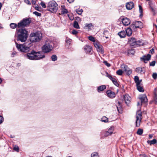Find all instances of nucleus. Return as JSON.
Wrapping results in <instances>:
<instances>
[{
  "mask_svg": "<svg viewBox=\"0 0 157 157\" xmlns=\"http://www.w3.org/2000/svg\"><path fill=\"white\" fill-rule=\"evenodd\" d=\"M41 5L43 8H46V5L44 3L42 2H41Z\"/></svg>",
  "mask_w": 157,
  "mask_h": 157,
  "instance_id": "nucleus-54",
  "label": "nucleus"
},
{
  "mask_svg": "<svg viewBox=\"0 0 157 157\" xmlns=\"http://www.w3.org/2000/svg\"><path fill=\"white\" fill-rule=\"evenodd\" d=\"M25 2L28 5H30L31 4L29 0H25Z\"/></svg>",
  "mask_w": 157,
  "mask_h": 157,
  "instance_id": "nucleus-53",
  "label": "nucleus"
},
{
  "mask_svg": "<svg viewBox=\"0 0 157 157\" xmlns=\"http://www.w3.org/2000/svg\"><path fill=\"white\" fill-rule=\"evenodd\" d=\"M139 41H137L134 38H131L129 41V43L132 46L137 47L140 45Z\"/></svg>",
  "mask_w": 157,
  "mask_h": 157,
  "instance_id": "nucleus-10",
  "label": "nucleus"
},
{
  "mask_svg": "<svg viewBox=\"0 0 157 157\" xmlns=\"http://www.w3.org/2000/svg\"><path fill=\"white\" fill-rule=\"evenodd\" d=\"M137 105H138V106L139 105H140V103H139V102H138V103H137Z\"/></svg>",
  "mask_w": 157,
  "mask_h": 157,
  "instance_id": "nucleus-64",
  "label": "nucleus"
},
{
  "mask_svg": "<svg viewBox=\"0 0 157 157\" xmlns=\"http://www.w3.org/2000/svg\"><path fill=\"white\" fill-rule=\"evenodd\" d=\"M33 13L37 16H40L41 15V14L40 13H39L36 11L33 12Z\"/></svg>",
  "mask_w": 157,
  "mask_h": 157,
  "instance_id": "nucleus-45",
  "label": "nucleus"
},
{
  "mask_svg": "<svg viewBox=\"0 0 157 157\" xmlns=\"http://www.w3.org/2000/svg\"><path fill=\"white\" fill-rule=\"evenodd\" d=\"M94 45L97 50L100 53L103 54L104 53V51L103 49L102 46L98 42H96L94 43Z\"/></svg>",
  "mask_w": 157,
  "mask_h": 157,
  "instance_id": "nucleus-11",
  "label": "nucleus"
},
{
  "mask_svg": "<svg viewBox=\"0 0 157 157\" xmlns=\"http://www.w3.org/2000/svg\"><path fill=\"white\" fill-rule=\"evenodd\" d=\"M151 57V55L148 54L147 56H144L143 57L141 58V59L143 60L145 63H146V61H148L150 60Z\"/></svg>",
  "mask_w": 157,
  "mask_h": 157,
  "instance_id": "nucleus-21",
  "label": "nucleus"
},
{
  "mask_svg": "<svg viewBox=\"0 0 157 157\" xmlns=\"http://www.w3.org/2000/svg\"><path fill=\"white\" fill-rule=\"evenodd\" d=\"M124 98L126 104H127L130 103L131 98L128 94H125L124 97Z\"/></svg>",
  "mask_w": 157,
  "mask_h": 157,
  "instance_id": "nucleus-18",
  "label": "nucleus"
},
{
  "mask_svg": "<svg viewBox=\"0 0 157 157\" xmlns=\"http://www.w3.org/2000/svg\"><path fill=\"white\" fill-rule=\"evenodd\" d=\"M13 150L16 151L18 152L19 150V149L18 146L15 145L13 147Z\"/></svg>",
  "mask_w": 157,
  "mask_h": 157,
  "instance_id": "nucleus-44",
  "label": "nucleus"
},
{
  "mask_svg": "<svg viewBox=\"0 0 157 157\" xmlns=\"http://www.w3.org/2000/svg\"><path fill=\"white\" fill-rule=\"evenodd\" d=\"M125 33L128 36H130L132 33V29L130 28H128L126 30Z\"/></svg>",
  "mask_w": 157,
  "mask_h": 157,
  "instance_id": "nucleus-25",
  "label": "nucleus"
},
{
  "mask_svg": "<svg viewBox=\"0 0 157 157\" xmlns=\"http://www.w3.org/2000/svg\"><path fill=\"white\" fill-rule=\"evenodd\" d=\"M42 37V34L40 32L33 33L30 34V40L32 42H38L41 40Z\"/></svg>",
  "mask_w": 157,
  "mask_h": 157,
  "instance_id": "nucleus-3",
  "label": "nucleus"
},
{
  "mask_svg": "<svg viewBox=\"0 0 157 157\" xmlns=\"http://www.w3.org/2000/svg\"><path fill=\"white\" fill-rule=\"evenodd\" d=\"M78 33V32L75 30H73L72 33L73 35H76Z\"/></svg>",
  "mask_w": 157,
  "mask_h": 157,
  "instance_id": "nucleus-50",
  "label": "nucleus"
},
{
  "mask_svg": "<svg viewBox=\"0 0 157 157\" xmlns=\"http://www.w3.org/2000/svg\"><path fill=\"white\" fill-rule=\"evenodd\" d=\"M3 28V27H2V25L0 24V29Z\"/></svg>",
  "mask_w": 157,
  "mask_h": 157,
  "instance_id": "nucleus-62",
  "label": "nucleus"
},
{
  "mask_svg": "<svg viewBox=\"0 0 157 157\" xmlns=\"http://www.w3.org/2000/svg\"><path fill=\"white\" fill-rule=\"evenodd\" d=\"M142 23L140 21H136L135 22V24H133L131 27L135 28H142Z\"/></svg>",
  "mask_w": 157,
  "mask_h": 157,
  "instance_id": "nucleus-16",
  "label": "nucleus"
},
{
  "mask_svg": "<svg viewBox=\"0 0 157 157\" xmlns=\"http://www.w3.org/2000/svg\"><path fill=\"white\" fill-rule=\"evenodd\" d=\"M17 37L18 40L21 42L26 41L28 37L27 31L25 29H19L17 31Z\"/></svg>",
  "mask_w": 157,
  "mask_h": 157,
  "instance_id": "nucleus-2",
  "label": "nucleus"
},
{
  "mask_svg": "<svg viewBox=\"0 0 157 157\" xmlns=\"http://www.w3.org/2000/svg\"><path fill=\"white\" fill-rule=\"evenodd\" d=\"M73 26L74 28L76 29H79L80 28L78 22L76 21H75L74 22L73 24Z\"/></svg>",
  "mask_w": 157,
  "mask_h": 157,
  "instance_id": "nucleus-33",
  "label": "nucleus"
},
{
  "mask_svg": "<svg viewBox=\"0 0 157 157\" xmlns=\"http://www.w3.org/2000/svg\"><path fill=\"white\" fill-rule=\"evenodd\" d=\"M91 157H99V156L98 153L94 152L91 154Z\"/></svg>",
  "mask_w": 157,
  "mask_h": 157,
  "instance_id": "nucleus-38",
  "label": "nucleus"
},
{
  "mask_svg": "<svg viewBox=\"0 0 157 157\" xmlns=\"http://www.w3.org/2000/svg\"><path fill=\"white\" fill-rule=\"evenodd\" d=\"M51 58L53 61H55L57 59V56L56 55H53L52 56Z\"/></svg>",
  "mask_w": 157,
  "mask_h": 157,
  "instance_id": "nucleus-41",
  "label": "nucleus"
},
{
  "mask_svg": "<svg viewBox=\"0 0 157 157\" xmlns=\"http://www.w3.org/2000/svg\"><path fill=\"white\" fill-rule=\"evenodd\" d=\"M69 3H71L74 2L75 0H67Z\"/></svg>",
  "mask_w": 157,
  "mask_h": 157,
  "instance_id": "nucleus-57",
  "label": "nucleus"
},
{
  "mask_svg": "<svg viewBox=\"0 0 157 157\" xmlns=\"http://www.w3.org/2000/svg\"><path fill=\"white\" fill-rule=\"evenodd\" d=\"M117 110L120 113H122V112L119 111V107H117Z\"/></svg>",
  "mask_w": 157,
  "mask_h": 157,
  "instance_id": "nucleus-60",
  "label": "nucleus"
},
{
  "mask_svg": "<svg viewBox=\"0 0 157 157\" xmlns=\"http://www.w3.org/2000/svg\"><path fill=\"white\" fill-rule=\"evenodd\" d=\"M17 54V52L15 51L13 52L11 54V56L12 57H13L15 55H16Z\"/></svg>",
  "mask_w": 157,
  "mask_h": 157,
  "instance_id": "nucleus-49",
  "label": "nucleus"
},
{
  "mask_svg": "<svg viewBox=\"0 0 157 157\" xmlns=\"http://www.w3.org/2000/svg\"><path fill=\"white\" fill-rule=\"evenodd\" d=\"M155 64V61H153L150 63V66H154Z\"/></svg>",
  "mask_w": 157,
  "mask_h": 157,
  "instance_id": "nucleus-46",
  "label": "nucleus"
},
{
  "mask_svg": "<svg viewBox=\"0 0 157 157\" xmlns=\"http://www.w3.org/2000/svg\"><path fill=\"white\" fill-rule=\"evenodd\" d=\"M136 133L137 134L141 135L143 133V130L140 128H139L138 129Z\"/></svg>",
  "mask_w": 157,
  "mask_h": 157,
  "instance_id": "nucleus-37",
  "label": "nucleus"
},
{
  "mask_svg": "<svg viewBox=\"0 0 157 157\" xmlns=\"http://www.w3.org/2000/svg\"><path fill=\"white\" fill-rule=\"evenodd\" d=\"M93 25L92 23H90L89 24H85V28H88V29H90L91 27Z\"/></svg>",
  "mask_w": 157,
  "mask_h": 157,
  "instance_id": "nucleus-32",
  "label": "nucleus"
},
{
  "mask_svg": "<svg viewBox=\"0 0 157 157\" xmlns=\"http://www.w3.org/2000/svg\"><path fill=\"white\" fill-rule=\"evenodd\" d=\"M16 47L18 50L22 52H29L30 48L27 46L25 43L22 44H19L17 43H16Z\"/></svg>",
  "mask_w": 157,
  "mask_h": 157,
  "instance_id": "nucleus-5",
  "label": "nucleus"
},
{
  "mask_svg": "<svg viewBox=\"0 0 157 157\" xmlns=\"http://www.w3.org/2000/svg\"><path fill=\"white\" fill-rule=\"evenodd\" d=\"M62 11L61 13L63 14L67 13H68L67 10L65 8L64 6H61Z\"/></svg>",
  "mask_w": 157,
  "mask_h": 157,
  "instance_id": "nucleus-28",
  "label": "nucleus"
},
{
  "mask_svg": "<svg viewBox=\"0 0 157 157\" xmlns=\"http://www.w3.org/2000/svg\"><path fill=\"white\" fill-rule=\"evenodd\" d=\"M134 80L135 82L136 83V85L140 84L141 82V80H139V77L137 76H135L134 78Z\"/></svg>",
  "mask_w": 157,
  "mask_h": 157,
  "instance_id": "nucleus-29",
  "label": "nucleus"
},
{
  "mask_svg": "<svg viewBox=\"0 0 157 157\" xmlns=\"http://www.w3.org/2000/svg\"><path fill=\"white\" fill-rule=\"evenodd\" d=\"M127 67H128L124 64H123L121 66V67L122 70L126 74V72L127 71L128 69H126Z\"/></svg>",
  "mask_w": 157,
  "mask_h": 157,
  "instance_id": "nucleus-27",
  "label": "nucleus"
},
{
  "mask_svg": "<svg viewBox=\"0 0 157 157\" xmlns=\"http://www.w3.org/2000/svg\"><path fill=\"white\" fill-rule=\"evenodd\" d=\"M139 98L141 101V103L142 104L147 103V99L146 94H144L140 95Z\"/></svg>",
  "mask_w": 157,
  "mask_h": 157,
  "instance_id": "nucleus-13",
  "label": "nucleus"
},
{
  "mask_svg": "<svg viewBox=\"0 0 157 157\" xmlns=\"http://www.w3.org/2000/svg\"><path fill=\"white\" fill-rule=\"evenodd\" d=\"M48 9L51 12L56 13L58 9V5L55 1H50L48 3Z\"/></svg>",
  "mask_w": 157,
  "mask_h": 157,
  "instance_id": "nucleus-4",
  "label": "nucleus"
},
{
  "mask_svg": "<svg viewBox=\"0 0 157 157\" xmlns=\"http://www.w3.org/2000/svg\"><path fill=\"white\" fill-rule=\"evenodd\" d=\"M107 76L113 82V83L116 86H119V84L117 81V80L115 78L112 77L111 75H110L108 73H107Z\"/></svg>",
  "mask_w": 157,
  "mask_h": 157,
  "instance_id": "nucleus-15",
  "label": "nucleus"
},
{
  "mask_svg": "<svg viewBox=\"0 0 157 157\" xmlns=\"http://www.w3.org/2000/svg\"><path fill=\"white\" fill-rule=\"evenodd\" d=\"M150 52L151 53H153L154 52V49L152 48L150 50Z\"/></svg>",
  "mask_w": 157,
  "mask_h": 157,
  "instance_id": "nucleus-59",
  "label": "nucleus"
},
{
  "mask_svg": "<svg viewBox=\"0 0 157 157\" xmlns=\"http://www.w3.org/2000/svg\"><path fill=\"white\" fill-rule=\"evenodd\" d=\"M152 76L154 79H156L157 77V74L156 73H153Z\"/></svg>",
  "mask_w": 157,
  "mask_h": 157,
  "instance_id": "nucleus-47",
  "label": "nucleus"
},
{
  "mask_svg": "<svg viewBox=\"0 0 157 157\" xmlns=\"http://www.w3.org/2000/svg\"><path fill=\"white\" fill-rule=\"evenodd\" d=\"M116 73L118 75H121L122 74L123 71L122 70L120 69L117 71Z\"/></svg>",
  "mask_w": 157,
  "mask_h": 157,
  "instance_id": "nucleus-42",
  "label": "nucleus"
},
{
  "mask_svg": "<svg viewBox=\"0 0 157 157\" xmlns=\"http://www.w3.org/2000/svg\"><path fill=\"white\" fill-rule=\"evenodd\" d=\"M126 69H128L127 70V71L126 72V74L127 75H129L130 74H131L132 72V71L128 67H126Z\"/></svg>",
  "mask_w": 157,
  "mask_h": 157,
  "instance_id": "nucleus-39",
  "label": "nucleus"
},
{
  "mask_svg": "<svg viewBox=\"0 0 157 157\" xmlns=\"http://www.w3.org/2000/svg\"><path fill=\"white\" fill-rule=\"evenodd\" d=\"M118 35L121 38L124 37L126 35V33L124 31H121L118 33Z\"/></svg>",
  "mask_w": 157,
  "mask_h": 157,
  "instance_id": "nucleus-26",
  "label": "nucleus"
},
{
  "mask_svg": "<svg viewBox=\"0 0 157 157\" xmlns=\"http://www.w3.org/2000/svg\"><path fill=\"white\" fill-rule=\"evenodd\" d=\"M10 26L11 28L14 29L17 26V25L15 23H11L10 25Z\"/></svg>",
  "mask_w": 157,
  "mask_h": 157,
  "instance_id": "nucleus-35",
  "label": "nucleus"
},
{
  "mask_svg": "<svg viewBox=\"0 0 157 157\" xmlns=\"http://www.w3.org/2000/svg\"><path fill=\"white\" fill-rule=\"evenodd\" d=\"M104 63L107 66L109 67L110 66V65L109 63H108L107 61H104Z\"/></svg>",
  "mask_w": 157,
  "mask_h": 157,
  "instance_id": "nucleus-52",
  "label": "nucleus"
},
{
  "mask_svg": "<svg viewBox=\"0 0 157 157\" xmlns=\"http://www.w3.org/2000/svg\"><path fill=\"white\" fill-rule=\"evenodd\" d=\"M140 156L142 157H147V156L145 154H141Z\"/></svg>",
  "mask_w": 157,
  "mask_h": 157,
  "instance_id": "nucleus-58",
  "label": "nucleus"
},
{
  "mask_svg": "<svg viewBox=\"0 0 157 157\" xmlns=\"http://www.w3.org/2000/svg\"><path fill=\"white\" fill-rule=\"evenodd\" d=\"M147 143L150 145L154 144L157 143V141L155 139H153L152 140H148L147 141Z\"/></svg>",
  "mask_w": 157,
  "mask_h": 157,
  "instance_id": "nucleus-23",
  "label": "nucleus"
},
{
  "mask_svg": "<svg viewBox=\"0 0 157 157\" xmlns=\"http://www.w3.org/2000/svg\"><path fill=\"white\" fill-rule=\"evenodd\" d=\"M4 120L3 117L2 116H0V124L2 123Z\"/></svg>",
  "mask_w": 157,
  "mask_h": 157,
  "instance_id": "nucleus-51",
  "label": "nucleus"
},
{
  "mask_svg": "<svg viewBox=\"0 0 157 157\" xmlns=\"http://www.w3.org/2000/svg\"><path fill=\"white\" fill-rule=\"evenodd\" d=\"M2 6V3H0V10H1Z\"/></svg>",
  "mask_w": 157,
  "mask_h": 157,
  "instance_id": "nucleus-61",
  "label": "nucleus"
},
{
  "mask_svg": "<svg viewBox=\"0 0 157 157\" xmlns=\"http://www.w3.org/2000/svg\"><path fill=\"white\" fill-rule=\"evenodd\" d=\"M89 39L91 41L95 42V39L92 36H89L88 37Z\"/></svg>",
  "mask_w": 157,
  "mask_h": 157,
  "instance_id": "nucleus-43",
  "label": "nucleus"
},
{
  "mask_svg": "<svg viewBox=\"0 0 157 157\" xmlns=\"http://www.w3.org/2000/svg\"><path fill=\"white\" fill-rule=\"evenodd\" d=\"M153 136V135L152 134H149V135L148 138L149 139H151Z\"/></svg>",
  "mask_w": 157,
  "mask_h": 157,
  "instance_id": "nucleus-55",
  "label": "nucleus"
},
{
  "mask_svg": "<svg viewBox=\"0 0 157 157\" xmlns=\"http://www.w3.org/2000/svg\"><path fill=\"white\" fill-rule=\"evenodd\" d=\"M142 119L141 112L140 110L137 111L136 115V127L140 126L141 120Z\"/></svg>",
  "mask_w": 157,
  "mask_h": 157,
  "instance_id": "nucleus-7",
  "label": "nucleus"
},
{
  "mask_svg": "<svg viewBox=\"0 0 157 157\" xmlns=\"http://www.w3.org/2000/svg\"><path fill=\"white\" fill-rule=\"evenodd\" d=\"M114 126H112L109 127L107 131L105 132L104 133V136L107 137L108 136L111 135L112 134L115 133L114 131Z\"/></svg>",
  "mask_w": 157,
  "mask_h": 157,
  "instance_id": "nucleus-9",
  "label": "nucleus"
},
{
  "mask_svg": "<svg viewBox=\"0 0 157 157\" xmlns=\"http://www.w3.org/2000/svg\"><path fill=\"white\" fill-rule=\"evenodd\" d=\"M136 71L138 73L143 74L144 73V68L143 67H138L136 69Z\"/></svg>",
  "mask_w": 157,
  "mask_h": 157,
  "instance_id": "nucleus-20",
  "label": "nucleus"
},
{
  "mask_svg": "<svg viewBox=\"0 0 157 157\" xmlns=\"http://www.w3.org/2000/svg\"><path fill=\"white\" fill-rule=\"evenodd\" d=\"M68 17H69L70 19L72 21L74 19V17L72 15H71V16H70V15H68Z\"/></svg>",
  "mask_w": 157,
  "mask_h": 157,
  "instance_id": "nucleus-48",
  "label": "nucleus"
},
{
  "mask_svg": "<svg viewBox=\"0 0 157 157\" xmlns=\"http://www.w3.org/2000/svg\"><path fill=\"white\" fill-rule=\"evenodd\" d=\"M134 6V4L132 2H130L126 3V7L127 9L130 10L132 9Z\"/></svg>",
  "mask_w": 157,
  "mask_h": 157,
  "instance_id": "nucleus-19",
  "label": "nucleus"
},
{
  "mask_svg": "<svg viewBox=\"0 0 157 157\" xmlns=\"http://www.w3.org/2000/svg\"><path fill=\"white\" fill-rule=\"evenodd\" d=\"M136 86L137 87V90L139 91L142 92H144V90L143 89V88L142 87L140 86V84H138V85L137 84L136 85Z\"/></svg>",
  "mask_w": 157,
  "mask_h": 157,
  "instance_id": "nucleus-31",
  "label": "nucleus"
},
{
  "mask_svg": "<svg viewBox=\"0 0 157 157\" xmlns=\"http://www.w3.org/2000/svg\"><path fill=\"white\" fill-rule=\"evenodd\" d=\"M139 11L140 13V16H142L143 15V10L142 8V7L141 6L139 5Z\"/></svg>",
  "mask_w": 157,
  "mask_h": 157,
  "instance_id": "nucleus-40",
  "label": "nucleus"
},
{
  "mask_svg": "<svg viewBox=\"0 0 157 157\" xmlns=\"http://www.w3.org/2000/svg\"><path fill=\"white\" fill-rule=\"evenodd\" d=\"M30 23V21L28 19H24L20 22L18 23L17 27H25L28 25Z\"/></svg>",
  "mask_w": 157,
  "mask_h": 157,
  "instance_id": "nucleus-8",
  "label": "nucleus"
},
{
  "mask_svg": "<svg viewBox=\"0 0 157 157\" xmlns=\"http://www.w3.org/2000/svg\"><path fill=\"white\" fill-rule=\"evenodd\" d=\"M25 57L27 59L31 60H37L45 57L44 53L41 52H36L33 50L30 52L27 53Z\"/></svg>",
  "mask_w": 157,
  "mask_h": 157,
  "instance_id": "nucleus-1",
  "label": "nucleus"
},
{
  "mask_svg": "<svg viewBox=\"0 0 157 157\" xmlns=\"http://www.w3.org/2000/svg\"><path fill=\"white\" fill-rule=\"evenodd\" d=\"M75 11L78 14L81 15L83 12V10L82 9H78L76 10Z\"/></svg>",
  "mask_w": 157,
  "mask_h": 157,
  "instance_id": "nucleus-36",
  "label": "nucleus"
},
{
  "mask_svg": "<svg viewBox=\"0 0 157 157\" xmlns=\"http://www.w3.org/2000/svg\"><path fill=\"white\" fill-rule=\"evenodd\" d=\"M155 96L154 98V101L155 103L157 104V87L155 88L154 90Z\"/></svg>",
  "mask_w": 157,
  "mask_h": 157,
  "instance_id": "nucleus-24",
  "label": "nucleus"
},
{
  "mask_svg": "<svg viewBox=\"0 0 157 157\" xmlns=\"http://www.w3.org/2000/svg\"><path fill=\"white\" fill-rule=\"evenodd\" d=\"M32 3L33 4H35L36 2V0H32Z\"/></svg>",
  "mask_w": 157,
  "mask_h": 157,
  "instance_id": "nucleus-56",
  "label": "nucleus"
},
{
  "mask_svg": "<svg viewBox=\"0 0 157 157\" xmlns=\"http://www.w3.org/2000/svg\"><path fill=\"white\" fill-rule=\"evenodd\" d=\"M106 88V86L105 85H102L99 86L97 88L98 91L100 93L104 90Z\"/></svg>",
  "mask_w": 157,
  "mask_h": 157,
  "instance_id": "nucleus-22",
  "label": "nucleus"
},
{
  "mask_svg": "<svg viewBox=\"0 0 157 157\" xmlns=\"http://www.w3.org/2000/svg\"><path fill=\"white\" fill-rule=\"evenodd\" d=\"M101 121L105 123H107L109 122L108 119L105 116H103L101 120Z\"/></svg>",
  "mask_w": 157,
  "mask_h": 157,
  "instance_id": "nucleus-30",
  "label": "nucleus"
},
{
  "mask_svg": "<svg viewBox=\"0 0 157 157\" xmlns=\"http://www.w3.org/2000/svg\"><path fill=\"white\" fill-rule=\"evenodd\" d=\"M121 21L123 25L124 26L129 25L131 22L130 20L127 17H124L121 19Z\"/></svg>",
  "mask_w": 157,
  "mask_h": 157,
  "instance_id": "nucleus-14",
  "label": "nucleus"
},
{
  "mask_svg": "<svg viewBox=\"0 0 157 157\" xmlns=\"http://www.w3.org/2000/svg\"><path fill=\"white\" fill-rule=\"evenodd\" d=\"M71 39L67 38L65 40L66 45H70L71 44Z\"/></svg>",
  "mask_w": 157,
  "mask_h": 157,
  "instance_id": "nucleus-34",
  "label": "nucleus"
},
{
  "mask_svg": "<svg viewBox=\"0 0 157 157\" xmlns=\"http://www.w3.org/2000/svg\"><path fill=\"white\" fill-rule=\"evenodd\" d=\"M106 94L110 98H113L115 97L116 94L115 93L110 90L107 91Z\"/></svg>",
  "mask_w": 157,
  "mask_h": 157,
  "instance_id": "nucleus-17",
  "label": "nucleus"
},
{
  "mask_svg": "<svg viewBox=\"0 0 157 157\" xmlns=\"http://www.w3.org/2000/svg\"><path fill=\"white\" fill-rule=\"evenodd\" d=\"M2 82V80L0 78V84L1 83V82Z\"/></svg>",
  "mask_w": 157,
  "mask_h": 157,
  "instance_id": "nucleus-63",
  "label": "nucleus"
},
{
  "mask_svg": "<svg viewBox=\"0 0 157 157\" xmlns=\"http://www.w3.org/2000/svg\"><path fill=\"white\" fill-rule=\"evenodd\" d=\"M53 47L51 44L50 41H46L45 44L42 47V50L44 52L48 53L52 51Z\"/></svg>",
  "mask_w": 157,
  "mask_h": 157,
  "instance_id": "nucleus-6",
  "label": "nucleus"
},
{
  "mask_svg": "<svg viewBox=\"0 0 157 157\" xmlns=\"http://www.w3.org/2000/svg\"><path fill=\"white\" fill-rule=\"evenodd\" d=\"M83 49L86 53L91 54L92 53V51L91 46L89 45H85L84 46Z\"/></svg>",
  "mask_w": 157,
  "mask_h": 157,
  "instance_id": "nucleus-12",
  "label": "nucleus"
}]
</instances>
